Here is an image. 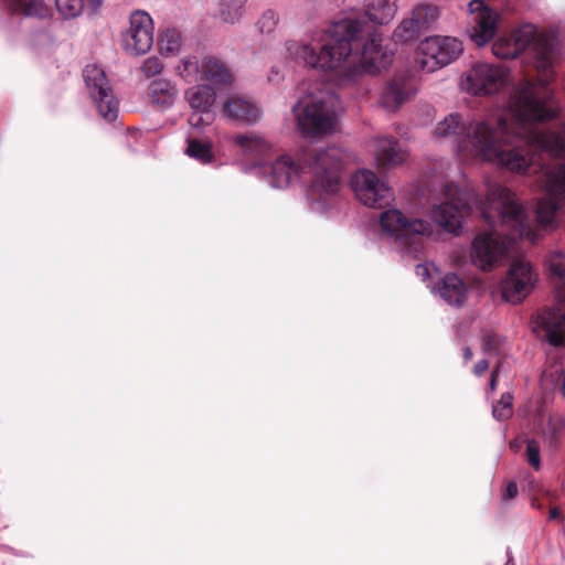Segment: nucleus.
Wrapping results in <instances>:
<instances>
[{"label":"nucleus","instance_id":"1","mask_svg":"<svg viewBox=\"0 0 565 565\" xmlns=\"http://www.w3.org/2000/svg\"><path fill=\"white\" fill-rule=\"evenodd\" d=\"M512 109L518 128L515 136L522 137L523 151L533 158L529 168L520 173L542 171L539 182L546 196L537 201L536 223L530 221L516 194L502 184H489L486 196L479 199L455 183H449L444 189L445 201L431 210L433 220L444 230L458 235L463 218L472 211V201L489 226L501 223L512 228L510 241L525 238L535 244L543 237L544 231L555 226L557 212L565 203V163L544 167L537 160L542 153L565 157V134L537 128V122L551 120L556 111L548 105L547 97H540L530 83L515 93Z\"/></svg>","mask_w":565,"mask_h":565},{"label":"nucleus","instance_id":"2","mask_svg":"<svg viewBox=\"0 0 565 565\" xmlns=\"http://www.w3.org/2000/svg\"><path fill=\"white\" fill-rule=\"evenodd\" d=\"M396 11V0H365L363 14L331 23L313 35L312 43L289 41L286 50L312 68L337 72L341 83L363 73L374 75L386 63L377 26L390 23Z\"/></svg>","mask_w":565,"mask_h":565},{"label":"nucleus","instance_id":"3","mask_svg":"<svg viewBox=\"0 0 565 565\" xmlns=\"http://www.w3.org/2000/svg\"><path fill=\"white\" fill-rule=\"evenodd\" d=\"M509 113L495 119L467 124L458 114H450L436 127V135L450 138L462 159H480L494 162L511 172H524L532 162L523 151L522 137H516L512 99Z\"/></svg>","mask_w":565,"mask_h":565},{"label":"nucleus","instance_id":"4","mask_svg":"<svg viewBox=\"0 0 565 565\" xmlns=\"http://www.w3.org/2000/svg\"><path fill=\"white\" fill-rule=\"evenodd\" d=\"M344 158V151L335 146L305 148L296 158L282 154L270 166V182L273 186L281 189L303 174H310L309 196L313 201L324 202L341 188Z\"/></svg>","mask_w":565,"mask_h":565},{"label":"nucleus","instance_id":"5","mask_svg":"<svg viewBox=\"0 0 565 565\" xmlns=\"http://www.w3.org/2000/svg\"><path fill=\"white\" fill-rule=\"evenodd\" d=\"M525 52L539 73V84L524 81L514 89L511 97L525 84H532L540 97H547V84L552 79L553 63L556 58V40L553 35L537 33L536 28L523 24L510 35L500 36L492 44V53L503 60L516 58Z\"/></svg>","mask_w":565,"mask_h":565},{"label":"nucleus","instance_id":"6","mask_svg":"<svg viewBox=\"0 0 565 565\" xmlns=\"http://www.w3.org/2000/svg\"><path fill=\"white\" fill-rule=\"evenodd\" d=\"M338 97L333 94H310L294 107L297 125L306 136L320 137L331 134L337 124Z\"/></svg>","mask_w":565,"mask_h":565},{"label":"nucleus","instance_id":"7","mask_svg":"<svg viewBox=\"0 0 565 565\" xmlns=\"http://www.w3.org/2000/svg\"><path fill=\"white\" fill-rule=\"evenodd\" d=\"M380 223L382 230L399 242L405 250L414 257H418L424 249L423 238L433 234L429 222L407 217L395 209L382 212Z\"/></svg>","mask_w":565,"mask_h":565},{"label":"nucleus","instance_id":"8","mask_svg":"<svg viewBox=\"0 0 565 565\" xmlns=\"http://www.w3.org/2000/svg\"><path fill=\"white\" fill-rule=\"evenodd\" d=\"M462 52V43L451 36H430L416 50L415 62L422 71L431 73L455 61Z\"/></svg>","mask_w":565,"mask_h":565},{"label":"nucleus","instance_id":"9","mask_svg":"<svg viewBox=\"0 0 565 565\" xmlns=\"http://www.w3.org/2000/svg\"><path fill=\"white\" fill-rule=\"evenodd\" d=\"M533 332L550 345L565 347V294L552 307L540 310L532 320Z\"/></svg>","mask_w":565,"mask_h":565},{"label":"nucleus","instance_id":"10","mask_svg":"<svg viewBox=\"0 0 565 565\" xmlns=\"http://www.w3.org/2000/svg\"><path fill=\"white\" fill-rule=\"evenodd\" d=\"M83 76L99 115L107 121L116 120L118 102L113 94L104 70L97 65H87L83 71Z\"/></svg>","mask_w":565,"mask_h":565},{"label":"nucleus","instance_id":"11","mask_svg":"<svg viewBox=\"0 0 565 565\" xmlns=\"http://www.w3.org/2000/svg\"><path fill=\"white\" fill-rule=\"evenodd\" d=\"M356 198L366 206L383 209L393 198L392 189L371 170L356 172L352 178Z\"/></svg>","mask_w":565,"mask_h":565},{"label":"nucleus","instance_id":"12","mask_svg":"<svg viewBox=\"0 0 565 565\" xmlns=\"http://www.w3.org/2000/svg\"><path fill=\"white\" fill-rule=\"evenodd\" d=\"M509 71L502 65L476 64L467 75L466 89L475 95H491L508 82Z\"/></svg>","mask_w":565,"mask_h":565},{"label":"nucleus","instance_id":"13","mask_svg":"<svg viewBox=\"0 0 565 565\" xmlns=\"http://www.w3.org/2000/svg\"><path fill=\"white\" fill-rule=\"evenodd\" d=\"M536 280L530 263L515 259L501 285L502 298L511 303H520L531 292Z\"/></svg>","mask_w":565,"mask_h":565},{"label":"nucleus","instance_id":"14","mask_svg":"<svg viewBox=\"0 0 565 565\" xmlns=\"http://www.w3.org/2000/svg\"><path fill=\"white\" fill-rule=\"evenodd\" d=\"M122 44L131 55L146 54L153 44V21L146 11H135L130 15V25L122 34Z\"/></svg>","mask_w":565,"mask_h":565},{"label":"nucleus","instance_id":"15","mask_svg":"<svg viewBox=\"0 0 565 565\" xmlns=\"http://www.w3.org/2000/svg\"><path fill=\"white\" fill-rule=\"evenodd\" d=\"M509 246L495 233L478 234L471 246L472 263L482 270L493 268L508 253Z\"/></svg>","mask_w":565,"mask_h":565},{"label":"nucleus","instance_id":"16","mask_svg":"<svg viewBox=\"0 0 565 565\" xmlns=\"http://www.w3.org/2000/svg\"><path fill=\"white\" fill-rule=\"evenodd\" d=\"M470 38L479 46L491 41L497 32L499 14L482 0L469 2Z\"/></svg>","mask_w":565,"mask_h":565},{"label":"nucleus","instance_id":"17","mask_svg":"<svg viewBox=\"0 0 565 565\" xmlns=\"http://www.w3.org/2000/svg\"><path fill=\"white\" fill-rule=\"evenodd\" d=\"M413 77L405 73L396 74L386 85L382 95V104L388 110L395 111L415 95Z\"/></svg>","mask_w":565,"mask_h":565},{"label":"nucleus","instance_id":"18","mask_svg":"<svg viewBox=\"0 0 565 565\" xmlns=\"http://www.w3.org/2000/svg\"><path fill=\"white\" fill-rule=\"evenodd\" d=\"M407 153L394 138H380L375 143V160L380 170H388L402 164Z\"/></svg>","mask_w":565,"mask_h":565},{"label":"nucleus","instance_id":"19","mask_svg":"<svg viewBox=\"0 0 565 565\" xmlns=\"http://www.w3.org/2000/svg\"><path fill=\"white\" fill-rule=\"evenodd\" d=\"M440 297L449 305L461 306L467 297L465 281L456 274H447L438 288Z\"/></svg>","mask_w":565,"mask_h":565},{"label":"nucleus","instance_id":"20","mask_svg":"<svg viewBox=\"0 0 565 565\" xmlns=\"http://www.w3.org/2000/svg\"><path fill=\"white\" fill-rule=\"evenodd\" d=\"M224 113L232 119L246 124L255 122L259 117V109L249 100L232 97L224 106Z\"/></svg>","mask_w":565,"mask_h":565},{"label":"nucleus","instance_id":"21","mask_svg":"<svg viewBox=\"0 0 565 565\" xmlns=\"http://www.w3.org/2000/svg\"><path fill=\"white\" fill-rule=\"evenodd\" d=\"M148 96L151 104L160 109H166L174 104L177 89L175 86L167 79H154L149 86Z\"/></svg>","mask_w":565,"mask_h":565},{"label":"nucleus","instance_id":"22","mask_svg":"<svg viewBox=\"0 0 565 565\" xmlns=\"http://www.w3.org/2000/svg\"><path fill=\"white\" fill-rule=\"evenodd\" d=\"M202 81L230 85L233 81V74L223 61L213 56H206L203 58Z\"/></svg>","mask_w":565,"mask_h":565},{"label":"nucleus","instance_id":"23","mask_svg":"<svg viewBox=\"0 0 565 565\" xmlns=\"http://www.w3.org/2000/svg\"><path fill=\"white\" fill-rule=\"evenodd\" d=\"M215 90L209 85H198L185 92V98L193 110L206 114L215 102Z\"/></svg>","mask_w":565,"mask_h":565},{"label":"nucleus","instance_id":"24","mask_svg":"<svg viewBox=\"0 0 565 565\" xmlns=\"http://www.w3.org/2000/svg\"><path fill=\"white\" fill-rule=\"evenodd\" d=\"M55 6L65 19H74L83 12L85 7L92 13L97 12L102 6V0H55Z\"/></svg>","mask_w":565,"mask_h":565},{"label":"nucleus","instance_id":"25","mask_svg":"<svg viewBox=\"0 0 565 565\" xmlns=\"http://www.w3.org/2000/svg\"><path fill=\"white\" fill-rule=\"evenodd\" d=\"M185 153L201 163H211L214 159L211 142L192 137L188 138Z\"/></svg>","mask_w":565,"mask_h":565},{"label":"nucleus","instance_id":"26","mask_svg":"<svg viewBox=\"0 0 565 565\" xmlns=\"http://www.w3.org/2000/svg\"><path fill=\"white\" fill-rule=\"evenodd\" d=\"M13 8L25 15L46 18L50 15V8L43 0H14Z\"/></svg>","mask_w":565,"mask_h":565},{"label":"nucleus","instance_id":"27","mask_svg":"<svg viewBox=\"0 0 565 565\" xmlns=\"http://www.w3.org/2000/svg\"><path fill=\"white\" fill-rule=\"evenodd\" d=\"M179 75L188 83L202 81L203 61L200 63L196 57L184 58L177 67Z\"/></svg>","mask_w":565,"mask_h":565},{"label":"nucleus","instance_id":"28","mask_svg":"<svg viewBox=\"0 0 565 565\" xmlns=\"http://www.w3.org/2000/svg\"><path fill=\"white\" fill-rule=\"evenodd\" d=\"M439 17V11L436 6L433 4H419L412 13L413 21L423 30H427L428 26L435 22Z\"/></svg>","mask_w":565,"mask_h":565},{"label":"nucleus","instance_id":"29","mask_svg":"<svg viewBox=\"0 0 565 565\" xmlns=\"http://www.w3.org/2000/svg\"><path fill=\"white\" fill-rule=\"evenodd\" d=\"M181 46V34L175 29H167L163 31L158 41V47L161 54H173Z\"/></svg>","mask_w":565,"mask_h":565},{"label":"nucleus","instance_id":"30","mask_svg":"<svg viewBox=\"0 0 565 565\" xmlns=\"http://www.w3.org/2000/svg\"><path fill=\"white\" fill-rule=\"evenodd\" d=\"M423 30L413 21L412 18L404 19L394 30V38L397 42H411L416 40Z\"/></svg>","mask_w":565,"mask_h":565},{"label":"nucleus","instance_id":"31","mask_svg":"<svg viewBox=\"0 0 565 565\" xmlns=\"http://www.w3.org/2000/svg\"><path fill=\"white\" fill-rule=\"evenodd\" d=\"M246 0H222L221 17L227 23H236L243 14V7Z\"/></svg>","mask_w":565,"mask_h":565},{"label":"nucleus","instance_id":"32","mask_svg":"<svg viewBox=\"0 0 565 565\" xmlns=\"http://www.w3.org/2000/svg\"><path fill=\"white\" fill-rule=\"evenodd\" d=\"M492 415L498 420H507L513 415V396L503 393L499 402L492 408Z\"/></svg>","mask_w":565,"mask_h":565},{"label":"nucleus","instance_id":"33","mask_svg":"<svg viewBox=\"0 0 565 565\" xmlns=\"http://www.w3.org/2000/svg\"><path fill=\"white\" fill-rule=\"evenodd\" d=\"M546 266L553 277L565 279V253L552 252L546 259Z\"/></svg>","mask_w":565,"mask_h":565},{"label":"nucleus","instance_id":"34","mask_svg":"<svg viewBox=\"0 0 565 565\" xmlns=\"http://www.w3.org/2000/svg\"><path fill=\"white\" fill-rule=\"evenodd\" d=\"M236 142L245 150L249 152H256L260 154L268 149L267 142L256 136H244L239 135L236 137Z\"/></svg>","mask_w":565,"mask_h":565},{"label":"nucleus","instance_id":"35","mask_svg":"<svg viewBox=\"0 0 565 565\" xmlns=\"http://www.w3.org/2000/svg\"><path fill=\"white\" fill-rule=\"evenodd\" d=\"M279 22L278 14L271 10H266L257 21V28L262 33H271Z\"/></svg>","mask_w":565,"mask_h":565},{"label":"nucleus","instance_id":"36","mask_svg":"<svg viewBox=\"0 0 565 565\" xmlns=\"http://www.w3.org/2000/svg\"><path fill=\"white\" fill-rule=\"evenodd\" d=\"M526 458L527 462L535 470L541 467L540 445L535 439H529L526 441Z\"/></svg>","mask_w":565,"mask_h":565},{"label":"nucleus","instance_id":"37","mask_svg":"<svg viewBox=\"0 0 565 565\" xmlns=\"http://www.w3.org/2000/svg\"><path fill=\"white\" fill-rule=\"evenodd\" d=\"M162 68L163 64L161 63L160 58L156 56L148 57L141 66V71L147 77H152L160 74Z\"/></svg>","mask_w":565,"mask_h":565},{"label":"nucleus","instance_id":"38","mask_svg":"<svg viewBox=\"0 0 565 565\" xmlns=\"http://www.w3.org/2000/svg\"><path fill=\"white\" fill-rule=\"evenodd\" d=\"M482 351L488 354H498L500 349V339L495 333H487L482 337Z\"/></svg>","mask_w":565,"mask_h":565},{"label":"nucleus","instance_id":"39","mask_svg":"<svg viewBox=\"0 0 565 565\" xmlns=\"http://www.w3.org/2000/svg\"><path fill=\"white\" fill-rule=\"evenodd\" d=\"M212 119H213V116H212L211 111H206V114H203V113H199V110H194L190 115L188 121L191 127L200 128V127L210 125L212 122Z\"/></svg>","mask_w":565,"mask_h":565},{"label":"nucleus","instance_id":"40","mask_svg":"<svg viewBox=\"0 0 565 565\" xmlns=\"http://www.w3.org/2000/svg\"><path fill=\"white\" fill-rule=\"evenodd\" d=\"M518 492L519 489L516 482L510 481L502 493V500L513 499L518 495Z\"/></svg>","mask_w":565,"mask_h":565},{"label":"nucleus","instance_id":"41","mask_svg":"<svg viewBox=\"0 0 565 565\" xmlns=\"http://www.w3.org/2000/svg\"><path fill=\"white\" fill-rule=\"evenodd\" d=\"M489 369V362L488 360H480L478 361L475 366H473V373L477 375V376H481L483 373L487 372V370Z\"/></svg>","mask_w":565,"mask_h":565},{"label":"nucleus","instance_id":"42","mask_svg":"<svg viewBox=\"0 0 565 565\" xmlns=\"http://www.w3.org/2000/svg\"><path fill=\"white\" fill-rule=\"evenodd\" d=\"M502 363L499 362L492 370L491 372V376H490V382H489V387L491 391H495L497 388V382H498V376H499V372H500V367H501Z\"/></svg>","mask_w":565,"mask_h":565},{"label":"nucleus","instance_id":"43","mask_svg":"<svg viewBox=\"0 0 565 565\" xmlns=\"http://www.w3.org/2000/svg\"><path fill=\"white\" fill-rule=\"evenodd\" d=\"M559 518H561V511L558 510V508L554 507V508L550 509V515H548L550 520H557Z\"/></svg>","mask_w":565,"mask_h":565},{"label":"nucleus","instance_id":"44","mask_svg":"<svg viewBox=\"0 0 565 565\" xmlns=\"http://www.w3.org/2000/svg\"><path fill=\"white\" fill-rule=\"evenodd\" d=\"M462 355L466 362L470 361L472 359V351L469 347H466L462 349Z\"/></svg>","mask_w":565,"mask_h":565},{"label":"nucleus","instance_id":"45","mask_svg":"<svg viewBox=\"0 0 565 565\" xmlns=\"http://www.w3.org/2000/svg\"><path fill=\"white\" fill-rule=\"evenodd\" d=\"M558 391L562 394V396L565 397V376L562 379V382L558 386Z\"/></svg>","mask_w":565,"mask_h":565},{"label":"nucleus","instance_id":"46","mask_svg":"<svg viewBox=\"0 0 565 565\" xmlns=\"http://www.w3.org/2000/svg\"><path fill=\"white\" fill-rule=\"evenodd\" d=\"M417 273L418 274H428V269L425 266L418 265L417 266Z\"/></svg>","mask_w":565,"mask_h":565},{"label":"nucleus","instance_id":"47","mask_svg":"<svg viewBox=\"0 0 565 565\" xmlns=\"http://www.w3.org/2000/svg\"><path fill=\"white\" fill-rule=\"evenodd\" d=\"M504 565H515L513 557L509 556Z\"/></svg>","mask_w":565,"mask_h":565},{"label":"nucleus","instance_id":"48","mask_svg":"<svg viewBox=\"0 0 565 565\" xmlns=\"http://www.w3.org/2000/svg\"><path fill=\"white\" fill-rule=\"evenodd\" d=\"M532 505H533V507H536V508H539V509L541 508L540 503H536V504H535V503L533 502V503H532Z\"/></svg>","mask_w":565,"mask_h":565}]
</instances>
